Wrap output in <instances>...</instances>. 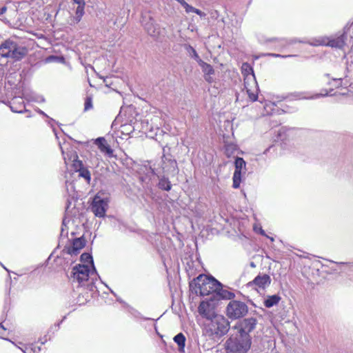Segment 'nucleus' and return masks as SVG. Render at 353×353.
Masks as SVG:
<instances>
[{
  "instance_id": "obj_1",
  "label": "nucleus",
  "mask_w": 353,
  "mask_h": 353,
  "mask_svg": "<svg viewBox=\"0 0 353 353\" xmlns=\"http://www.w3.org/2000/svg\"><path fill=\"white\" fill-rule=\"evenodd\" d=\"M216 285H219V281L212 276L204 274L199 275L190 283L191 290L202 296L214 293Z\"/></svg>"
},
{
  "instance_id": "obj_2",
  "label": "nucleus",
  "mask_w": 353,
  "mask_h": 353,
  "mask_svg": "<svg viewBox=\"0 0 353 353\" xmlns=\"http://www.w3.org/2000/svg\"><path fill=\"white\" fill-rule=\"evenodd\" d=\"M28 53L27 48L12 39H7L0 45V55L15 61L23 59Z\"/></svg>"
},
{
  "instance_id": "obj_3",
  "label": "nucleus",
  "mask_w": 353,
  "mask_h": 353,
  "mask_svg": "<svg viewBox=\"0 0 353 353\" xmlns=\"http://www.w3.org/2000/svg\"><path fill=\"white\" fill-rule=\"evenodd\" d=\"M229 329L230 325L228 320L223 316L217 315L210 319L206 327V332L213 338L220 337L225 334Z\"/></svg>"
},
{
  "instance_id": "obj_4",
  "label": "nucleus",
  "mask_w": 353,
  "mask_h": 353,
  "mask_svg": "<svg viewBox=\"0 0 353 353\" xmlns=\"http://www.w3.org/2000/svg\"><path fill=\"white\" fill-rule=\"evenodd\" d=\"M250 345L251 338L239 334L230 337L226 341V349L228 353H246Z\"/></svg>"
},
{
  "instance_id": "obj_5",
  "label": "nucleus",
  "mask_w": 353,
  "mask_h": 353,
  "mask_svg": "<svg viewBox=\"0 0 353 353\" xmlns=\"http://www.w3.org/2000/svg\"><path fill=\"white\" fill-rule=\"evenodd\" d=\"M347 36L345 32L337 37H320L310 43L311 46H325L331 48L342 49L346 44Z\"/></svg>"
},
{
  "instance_id": "obj_6",
  "label": "nucleus",
  "mask_w": 353,
  "mask_h": 353,
  "mask_svg": "<svg viewBox=\"0 0 353 353\" xmlns=\"http://www.w3.org/2000/svg\"><path fill=\"white\" fill-rule=\"evenodd\" d=\"M248 312L247 304L241 301L232 300L226 306L225 313L227 316L232 319H239L245 316Z\"/></svg>"
},
{
  "instance_id": "obj_7",
  "label": "nucleus",
  "mask_w": 353,
  "mask_h": 353,
  "mask_svg": "<svg viewBox=\"0 0 353 353\" xmlns=\"http://www.w3.org/2000/svg\"><path fill=\"white\" fill-rule=\"evenodd\" d=\"M92 274H97V272H93L92 268L88 265L79 264L73 267L70 277L73 282L77 281L79 285H83Z\"/></svg>"
},
{
  "instance_id": "obj_8",
  "label": "nucleus",
  "mask_w": 353,
  "mask_h": 353,
  "mask_svg": "<svg viewBox=\"0 0 353 353\" xmlns=\"http://www.w3.org/2000/svg\"><path fill=\"white\" fill-rule=\"evenodd\" d=\"M256 324L257 320L256 318L248 317L238 321L234 326V328L237 330V332L240 336L251 338L249 334L255 329Z\"/></svg>"
},
{
  "instance_id": "obj_9",
  "label": "nucleus",
  "mask_w": 353,
  "mask_h": 353,
  "mask_svg": "<svg viewBox=\"0 0 353 353\" xmlns=\"http://www.w3.org/2000/svg\"><path fill=\"white\" fill-rule=\"evenodd\" d=\"M142 25L146 32L152 38L157 39L161 35V29L159 26L156 23L154 19L150 17L143 16Z\"/></svg>"
},
{
  "instance_id": "obj_10",
  "label": "nucleus",
  "mask_w": 353,
  "mask_h": 353,
  "mask_svg": "<svg viewBox=\"0 0 353 353\" xmlns=\"http://www.w3.org/2000/svg\"><path fill=\"white\" fill-rule=\"evenodd\" d=\"M161 172L165 174L175 175L178 172V166L176 160L168 158L163 154L161 157Z\"/></svg>"
},
{
  "instance_id": "obj_11",
  "label": "nucleus",
  "mask_w": 353,
  "mask_h": 353,
  "mask_svg": "<svg viewBox=\"0 0 353 353\" xmlns=\"http://www.w3.org/2000/svg\"><path fill=\"white\" fill-rule=\"evenodd\" d=\"M271 278L267 274H258L253 281L248 283V286L256 290H265L271 283Z\"/></svg>"
},
{
  "instance_id": "obj_12",
  "label": "nucleus",
  "mask_w": 353,
  "mask_h": 353,
  "mask_svg": "<svg viewBox=\"0 0 353 353\" xmlns=\"http://www.w3.org/2000/svg\"><path fill=\"white\" fill-rule=\"evenodd\" d=\"M85 245V240L82 238H77L74 239L72 245L65 247L63 250V254H68L70 256H77L80 250L84 248Z\"/></svg>"
},
{
  "instance_id": "obj_13",
  "label": "nucleus",
  "mask_w": 353,
  "mask_h": 353,
  "mask_svg": "<svg viewBox=\"0 0 353 353\" xmlns=\"http://www.w3.org/2000/svg\"><path fill=\"white\" fill-rule=\"evenodd\" d=\"M107 205V201L97 195L93 199L91 210L97 216L101 218L104 216Z\"/></svg>"
},
{
  "instance_id": "obj_14",
  "label": "nucleus",
  "mask_w": 353,
  "mask_h": 353,
  "mask_svg": "<svg viewBox=\"0 0 353 353\" xmlns=\"http://www.w3.org/2000/svg\"><path fill=\"white\" fill-rule=\"evenodd\" d=\"M198 312L202 317L208 320H210L214 318V316H217L215 314L214 307L209 301H201L198 307Z\"/></svg>"
},
{
  "instance_id": "obj_15",
  "label": "nucleus",
  "mask_w": 353,
  "mask_h": 353,
  "mask_svg": "<svg viewBox=\"0 0 353 353\" xmlns=\"http://www.w3.org/2000/svg\"><path fill=\"white\" fill-rule=\"evenodd\" d=\"M242 68H243V70H245L249 69V70H250L252 72V74L250 75L248 74L245 78L244 85H245V88L246 89L248 94L249 96V98L252 101H255L257 100V98H258L257 93L256 92L255 93V92H252L251 90V89L248 88L249 84L248 83V81L250 79H252V81H253V84L255 85V87L257 86V83H256V81L255 80L254 75L253 74V70H252V68H250V65L248 64H247V63L243 64V66H242ZM256 91H257V90H256Z\"/></svg>"
},
{
  "instance_id": "obj_16",
  "label": "nucleus",
  "mask_w": 353,
  "mask_h": 353,
  "mask_svg": "<svg viewBox=\"0 0 353 353\" xmlns=\"http://www.w3.org/2000/svg\"><path fill=\"white\" fill-rule=\"evenodd\" d=\"M214 294L220 299L229 300L230 301L235 298V294L224 288L223 285L220 281L219 285L216 286Z\"/></svg>"
},
{
  "instance_id": "obj_17",
  "label": "nucleus",
  "mask_w": 353,
  "mask_h": 353,
  "mask_svg": "<svg viewBox=\"0 0 353 353\" xmlns=\"http://www.w3.org/2000/svg\"><path fill=\"white\" fill-rule=\"evenodd\" d=\"M94 143L98 146L100 151L108 154L109 157L113 155V150L110 148L104 137H99L94 140Z\"/></svg>"
},
{
  "instance_id": "obj_18",
  "label": "nucleus",
  "mask_w": 353,
  "mask_h": 353,
  "mask_svg": "<svg viewBox=\"0 0 353 353\" xmlns=\"http://www.w3.org/2000/svg\"><path fill=\"white\" fill-rule=\"evenodd\" d=\"M281 299V298L279 294L267 296L263 301V305L265 307L270 308L277 305Z\"/></svg>"
},
{
  "instance_id": "obj_19",
  "label": "nucleus",
  "mask_w": 353,
  "mask_h": 353,
  "mask_svg": "<svg viewBox=\"0 0 353 353\" xmlns=\"http://www.w3.org/2000/svg\"><path fill=\"white\" fill-rule=\"evenodd\" d=\"M68 159L72 161V166L76 172H79L83 168L82 161L78 160V156L75 152H71Z\"/></svg>"
},
{
  "instance_id": "obj_20",
  "label": "nucleus",
  "mask_w": 353,
  "mask_h": 353,
  "mask_svg": "<svg viewBox=\"0 0 353 353\" xmlns=\"http://www.w3.org/2000/svg\"><path fill=\"white\" fill-rule=\"evenodd\" d=\"M174 341L177 344L179 351L181 352H184L185 345V337L183 333H179L174 337Z\"/></svg>"
},
{
  "instance_id": "obj_21",
  "label": "nucleus",
  "mask_w": 353,
  "mask_h": 353,
  "mask_svg": "<svg viewBox=\"0 0 353 353\" xmlns=\"http://www.w3.org/2000/svg\"><path fill=\"white\" fill-rule=\"evenodd\" d=\"M80 260L82 263H83V264H85L88 265H90V268H92L93 272H96V268L94 265L93 258H92V256L90 253H87V252L83 253L80 256Z\"/></svg>"
},
{
  "instance_id": "obj_22",
  "label": "nucleus",
  "mask_w": 353,
  "mask_h": 353,
  "mask_svg": "<svg viewBox=\"0 0 353 353\" xmlns=\"http://www.w3.org/2000/svg\"><path fill=\"white\" fill-rule=\"evenodd\" d=\"M116 224L114 225V228L118 229L121 232H135V228L133 226H129L128 222H115Z\"/></svg>"
},
{
  "instance_id": "obj_23",
  "label": "nucleus",
  "mask_w": 353,
  "mask_h": 353,
  "mask_svg": "<svg viewBox=\"0 0 353 353\" xmlns=\"http://www.w3.org/2000/svg\"><path fill=\"white\" fill-rule=\"evenodd\" d=\"M253 230L255 233L259 234L267 239H269L272 242L274 241V237L270 236L263 229L262 226L261 225L259 222H254V223L252 225Z\"/></svg>"
},
{
  "instance_id": "obj_24",
  "label": "nucleus",
  "mask_w": 353,
  "mask_h": 353,
  "mask_svg": "<svg viewBox=\"0 0 353 353\" xmlns=\"http://www.w3.org/2000/svg\"><path fill=\"white\" fill-rule=\"evenodd\" d=\"M199 65L201 67L203 72L205 75H211L214 73L212 66L202 60H199Z\"/></svg>"
},
{
  "instance_id": "obj_25",
  "label": "nucleus",
  "mask_w": 353,
  "mask_h": 353,
  "mask_svg": "<svg viewBox=\"0 0 353 353\" xmlns=\"http://www.w3.org/2000/svg\"><path fill=\"white\" fill-rule=\"evenodd\" d=\"M241 175L242 171L234 170L233 177H232V187L235 189L239 188L241 182Z\"/></svg>"
},
{
  "instance_id": "obj_26",
  "label": "nucleus",
  "mask_w": 353,
  "mask_h": 353,
  "mask_svg": "<svg viewBox=\"0 0 353 353\" xmlns=\"http://www.w3.org/2000/svg\"><path fill=\"white\" fill-rule=\"evenodd\" d=\"M234 165H235V170L245 172L246 163L243 158L236 157L235 159V161H234Z\"/></svg>"
},
{
  "instance_id": "obj_27",
  "label": "nucleus",
  "mask_w": 353,
  "mask_h": 353,
  "mask_svg": "<svg viewBox=\"0 0 353 353\" xmlns=\"http://www.w3.org/2000/svg\"><path fill=\"white\" fill-rule=\"evenodd\" d=\"M159 187L162 190L169 191L171 189L172 185L168 179L163 177L159 180Z\"/></svg>"
},
{
  "instance_id": "obj_28",
  "label": "nucleus",
  "mask_w": 353,
  "mask_h": 353,
  "mask_svg": "<svg viewBox=\"0 0 353 353\" xmlns=\"http://www.w3.org/2000/svg\"><path fill=\"white\" fill-rule=\"evenodd\" d=\"M85 4L78 5L76 13H75V19L77 22L80 21L81 17L84 14V8Z\"/></svg>"
},
{
  "instance_id": "obj_29",
  "label": "nucleus",
  "mask_w": 353,
  "mask_h": 353,
  "mask_svg": "<svg viewBox=\"0 0 353 353\" xmlns=\"http://www.w3.org/2000/svg\"><path fill=\"white\" fill-rule=\"evenodd\" d=\"M79 172L80 176L84 178L88 181V183H90L91 179V174L88 169L83 168L80 171H79Z\"/></svg>"
},
{
  "instance_id": "obj_30",
  "label": "nucleus",
  "mask_w": 353,
  "mask_h": 353,
  "mask_svg": "<svg viewBox=\"0 0 353 353\" xmlns=\"http://www.w3.org/2000/svg\"><path fill=\"white\" fill-rule=\"evenodd\" d=\"M61 237H67L68 234V224L70 222H61Z\"/></svg>"
},
{
  "instance_id": "obj_31",
  "label": "nucleus",
  "mask_w": 353,
  "mask_h": 353,
  "mask_svg": "<svg viewBox=\"0 0 353 353\" xmlns=\"http://www.w3.org/2000/svg\"><path fill=\"white\" fill-rule=\"evenodd\" d=\"M23 353H38L40 350L39 347L33 346L30 349L26 347L25 350L20 348Z\"/></svg>"
},
{
  "instance_id": "obj_32",
  "label": "nucleus",
  "mask_w": 353,
  "mask_h": 353,
  "mask_svg": "<svg viewBox=\"0 0 353 353\" xmlns=\"http://www.w3.org/2000/svg\"><path fill=\"white\" fill-rule=\"evenodd\" d=\"M188 223L190 224L192 231L194 232V233H196L197 232H199V230H200V227L199 225V222H192V221H190V222H188Z\"/></svg>"
},
{
  "instance_id": "obj_33",
  "label": "nucleus",
  "mask_w": 353,
  "mask_h": 353,
  "mask_svg": "<svg viewBox=\"0 0 353 353\" xmlns=\"http://www.w3.org/2000/svg\"><path fill=\"white\" fill-rule=\"evenodd\" d=\"M182 6L185 8V12H188V13H189V12H194V11H195V8H194L192 6L189 5L186 2H183Z\"/></svg>"
},
{
  "instance_id": "obj_34",
  "label": "nucleus",
  "mask_w": 353,
  "mask_h": 353,
  "mask_svg": "<svg viewBox=\"0 0 353 353\" xmlns=\"http://www.w3.org/2000/svg\"><path fill=\"white\" fill-rule=\"evenodd\" d=\"M92 106V99L91 98H87L85 101V108H84V110L85 111L88 110L89 109H90Z\"/></svg>"
},
{
  "instance_id": "obj_35",
  "label": "nucleus",
  "mask_w": 353,
  "mask_h": 353,
  "mask_svg": "<svg viewBox=\"0 0 353 353\" xmlns=\"http://www.w3.org/2000/svg\"><path fill=\"white\" fill-rule=\"evenodd\" d=\"M189 48H190V50L192 52L193 57L199 63V60H201V59H200V57L198 55L197 52H196V50L192 46H189Z\"/></svg>"
},
{
  "instance_id": "obj_36",
  "label": "nucleus",
  "mask_w": 353,
  "mask_h": 353,
  "mask_svg": "<svg viewBox=\"0 0 353 353\" xmlns=\"http://www.w3.org/2000/svg\"><path fill=\"white\" fill-rule=\"evenodd\" d=\"M14 101H13L12 104H14ZM11 110L14 112L22 113L23 112L24 106L22 105L20 109L15 108L13 105L10 106Z\"/></svg>"
},
{
  "instance_id": "obj_37",
  "label": "nucleus",
  "mask_w": 353,
  "mask_h": 353,
  "mask_svg": "<svg viewBox=\"0 0 353 353\" xmlns=\"http://www.w3.org/2000/svg\"><path fill=\"white\" fill-rule=\"evenodd\" d=\"M194 13H196V14L199 15L201 17H203L205 16V14L203 12H202L201 10H200L197 8H195V11Z\"/></svg>"
},
{
  "instance_id": "obj_38",
  "label": "nucleus",
  "mask_w": 353,
  "mask_h": 353,
  "mask_svg": "<svg viewBox=\"0 0 353 353\" xmlns=\"http://www.w3.org/2000/svg\"><path fill=\"white\" fill-rule=\"evenodd\" d=\"M105 286H106V287H107V288L110 290L111 293H112V294L115 297H117V301H119V302H120V303H124V302H123V301H122L119 297H117V294H115V292H114L113 290H112L111 289H110V288H109V287H108L107 285H105Z\"/></svg>"
},
{
  "instance_id": "obj_39",
  "label": "nucleus",
  "mask_w": 353,
  "mask_h": 353,
  "mask_svg": "<svg viewBox=\"0 0 353 353\" xmlns=\"http://www.w3.org/2000/svg\"><path fill=\"white\" fill-rule=\"evenodd\" d=\"M6 330V329L4 327V326L1 323H0V337L2 338L1 335L4 334Z\"/></svg>"
},
{
  "instance_id": "obj_40",
  "label": "nucleus",
  "mask_w": 353,
  "mask_h": 353,
  "mask_svg": "<svg viewBox=\"0 0 353 353\" xmlns=\"http://www.w3.org/2000/svg\"><path fill=\"white\" fill-rule=\"evenodd\" d=\"M270 56H272V57H281V54H274V53H272V54H269ZM292 57V55H285V56H282V57Z\"/></svg>"
},
{
  "instance_id": "obj_41",
  "label": "nucleus",
  "mask_w": 353,
  "mask_h": 353,
  "mask_svg": "<svg viewBox=\"0 0 353 353\" xmlns=\"http://www.w3.org/2000/svg\"><path fill=\"white\" fill-rule=\"evenodd\" d=\"M65 319V316L63 318V319L58 323L54 324V327L56 330L59 329L60 324L63 322V321Z\"/></svg>"
},
{
  "instance_id": "obj_42",
  "label": "nucleus",
  "mask_w": 353,
  "mask_h": 353,
  "mask_svg": "<svg viewBox=\"0 0 353 353\" xmlns=\"http://www.w3.org/2000/svg\"><path fill=\"white\" fill-rule=\"evenodd\" d=\"M327 95H328V92L320 93V94H318L315 95V97H311V98H312V99H313V98H317V97H324V96H327Z\"/></svg>"
},
{
  "instance_id": "obj_43",
  "label": "nucleus",
  "mask_w": 353,
  "mask_h": 353,
  "mask_svg": "<svg viewBox=\"0 0 353 353\" xmlns=\"http://www.w3.org/2000/svg\"><path fill=\"white\" fill-rule=\"evenodd\" d=\"M74 2L78 5L85 4L84 0H73Z\"/></svg>"
},
{
  "instance_id": "obj_44",
  "label": "nucleus",
  "mask_w": 353,
  "mask_h": 353,
  "mask_svg": "<svg viewBox=\"0 0 353 353\" xmlns=\"http://www.w3.org/2000/svg\"><path fill=\"white\" fill-rule=\"evenodd\" d=\"M7 10V8L6 6H3L0 8V14H3V13L6 12V11Z\"/></svg>"
},
{
  "instance_id": "obj_45",
  "label": "nucleus",
  "mask_w": 353,
  "mask_h": 353,
  "mask_svg": "<svg viewBox=\"0 0 353 353\" xmlns=\"http://www.w3.org/2000/svg\"><path fill=\"white\" fill-rule=\"evenodd\" d=\"M296 42H298V41L296 39H291L288 42V44H292V43H294Z\"/></svg>"
},
{
  "instance_id": "obj_46",
  "label": "nucleus",
  "mask_w": 353,
  "mask_h": 353,
  "mask_svg": "<svg viewBox=\"0 0 353 353\" xmlns=\"http://www.w3.org/2000/svg\"><path fill=\"white\" fill-rule=\"evenodd\" d=\"M205 80L208 82H211L212 81V78L210 77V75H207L205 77Z\"/></svg>"
},
{
  "instance_id": "obj_47",
  "label": "nucleus",
  "mask_w": 353,
  "mask_h": 353,
  "mask_svg": "<svg viewBox=\"0 0 353 353\" xmlns=\"http://www.w3.org/2000/svg\"><path fill=\"white\" fill-rule=\"evenodd\" d=\"M338 264H341V265H353V263H345V262H340V263H338Z\"/></svg>"
},
{
  "instance_id": "obj_48",
  "label": "nucleus",
  "mask_w": 353,
  "mask_h": 353,
  "mask_svg": "<svg viewBox=\"0 0 353 353\" xmlns=\"http://www.w3.org/2000/svg\"><path fill=\"white\" fill-rule=\"evenodd\" d=\"M62 154L63 155V159H64V161H65V163L67 164L68 163V161H67V158L65 156V152L63 151H62Z\"/></svg>"
},
{
  "instance_id": "obj_49",
  "label": "nucleus",
  "mask_w": 353,
  "mask_h": 353,
  "mask_svg": "<svg viewBox=\"0 0 353 353\" xmlns=\"http://www.w3.org/2000/svg\"><path fill=\"white\" fill-rule=\"evenodd\" d=\"M176 1H178L179 3H180L181 6H183V2H185L184 0H176Z\"/></svg>"
},
{
  "instance_id": "obj_50",
  "label": "nucleus",
  "mask_w": 353,
  "mask_h": 353,
  "mask_svg": "<svg viewBox=\"0 0 353 353\" xmlns=\"http://www.w3.org/2000/svg\"><path fill=\"white\" fill-rule=\"evenodd\" d=\"M39 112L41 114H42V115H43V116L47 117V115H46V114H45L42 110H39Z\"/></svg>"
},
{
  "instance_id": "obj_51",
  "label": "nucleus",
  "mask_w": 353,
  "mask_h": 353,
  "mask_svg": "<svg viewBox=\"0 0 353 353\" xmlns=\"http://www.w3.org/2000/svg\"><path fill=\"white\" fill-rule=\"evenodd\" d=\"M250 266H251L252 268H255V266H256V265H255V264H254V262H251V263H250Z\"/></svg>"
},
{
  "instance_id": "obj_52",
  "label": "nucleus",
  "mask_w": 353,
  "mask_h": 353,
  "mask_svg": "<svg viewBox=\"0 0 353 353\" xmlns=\"http://www.w3.org/2000/svg\"><path fill=\"white\" fill-rule=\"evenodd\" d=\"M89 286L90 287V290H92V288L94 287L92 282L90 283V285H89Z\"/></svg>"
},
{
  "instance_id": "obj_53",
  "label": "nucleus",
  "mask_w": 353,
  "mask_h": 353,
  "mask_svg": "<svg viewBox=\"0 0 353 353\" xmlns=\"http://www.w3.org/2000/svg\"><path fill=\"white\" fill-rule=\"evenodd\" d=\"M0 264L6 270L8 271V270L2 263H0Z\"/></svg>"
}]
</instances>
